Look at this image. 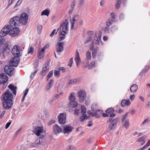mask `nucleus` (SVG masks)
<instances>
[{
  "instance_id": "obj_5",
  "label": "nucleus",
  "mask_w": 150,
  "mask_h": 150,
  "mask_svg": "<svg viewBox=\"0 0 150 150\" xmlns=\"http://www.w3.org/2000/svg\"><path fill=\"white\" fill-rule=\"evenodd\" d=\"M19 17L18 16H15L12 18L10 20L9 25L11 28L17 25L19 23Z\"/></svg>"
},
{
  "instance_id": "obj_2",
  "label": "nucleus",
  "mask_w": 150,
  "mask_h": 150,
  "mask_svg": "<svg viewBox=\"0 0 150 150\" xmlns=\"http://www.w3.org/2000/svg\"><path fill=\"white\" fill-rule=\"evenodd\" d=\"M11 27L10 26L8 25L4 26L1 30L0 33V44H2L4 41V40L2 39V37L6 36L8 33L9 34Z\"/></svg>"
},
{
  "instance_id": "obj_39",
  "label": "nucleus",
  "mask_w": 150,
  "mask_h": 150,
  "mask_svg": "<svg viewBox=\"0 0 150 150\" xmlns=\"http://www.w3.org/2000/svg\"><path fill=\"white\" fill-rule=\"evenodd\" d=\"M114 112V110L112 108H110L106 111V112L108 114H110Z\"/></svg>"
},
{
  "instance_id": "obj_51",
  "label": "nucleus",
  "mask_w": 150,
  "mask_h": 150,
  "mask_svg": "<svg viewBox=\"0 0 150 150\" xmlns=\"http://www.w3.org/2000/svg\"><path fill=\"white\" fill-rule=\"evenodd\" d=\"M48 46L47 45H45L44 47L41 50H39L42 52H44L45 50L48 47Z\"/></svg>"
},
{
  "instance_id": "obj_24",
  "label": "nucleus",
  "mask_w": 150,
  "mask_h": 150,
  "mask_svg": "<svg viewBox=\"0 0 150 150\" xmlns=\"http://www.w3.org/2000/svg\"><path fill=\"white\" fill-rule=\"evenodd\" d=\"M8 87L10 89L11 91L15 95L16 94V89L17 87L13 85L10 84L8 86Z\"/></svg>"
},
{
  "instance_id": "obj_11",
  "label": "nucleus",
  "mask_w": 150,
  "mask_h": 150,
  "mask_svg": "<svg viewBox=\"0 0 150 150\" xmlns=\"http://www.w3.org/2000/svg\"><path fill=\"white\" fill-rule=\"evenodd\" d=\"M43 128L41 127H36L33 129L34 132L37 136H40L43 132Z\"/></svg>"
},
{
  "instance_id": "obj_15",
  "label": "nucleus",
  "mask_w": 150,
  "mask_h": 150,
  "mask_svg": "<svg viewBox=\"0 0 150 150\" xmlns=\"http://www.w3.org/2000/svg\"><path fill=\"white\" fill-rule=\"evenodd\" d=\"M73 129V127L71 126H65L63 127V129H62V133L64 134H68L71 132Z\"/></svg>"
},
{
  "instance_id": "obj_34",
  "label": "nucleus",
  "mask_w": 150,
  "mask_h": 150,
  "mask_svg": "<svg viewBox=\"0 0 150 150\" xmlns=\"http://www.w3.org/2000/svg\"><path fill=\"white\" fill-rule=\"evenodd\" d=\"M121 0H116V1L115 7L116 9H119L120 6Z\"/></svg>"
},
{
  "instance_id": "obj_26",
  "label": "nucleus",
  "mask_w": 150,
  "mask_h": 150,
  "mask_svg": "<svg viewBox=\"0 0 150 150\" xmlns=\"http://www.w3.org/2000/svg\"><path fill=\"white\" fill-rule=\"evenodd\" d=\"M93 32L92 31H90L88 32V35H91V36H89L86 38V40L85 41L84 44H86L91 41V38H92V35L93 34Z\"/></svg>"
},
{
  "instance_id": "obj_30",
  "label": "nucleus",
  "mask_w": 150,
  "mask_h": 150,
  "mask_svg": "<svg viewBox=\"0 0 150 150\" xmlns=\"http://www.w3.org/2000/svg\"><path fill=\"white\" fill-rule=\"evenodd\" d=\"M63 33L60 32V35L59 38V41H62L65 38V34L64 33Z\"/></svg>"
},
{
  "instance_id": "obj_38",
  "label": "nucleus",
  "mask_w": 150,
  "mask_h": 150,
  "mask_svg": "<svg viewBox=\"0 0 150 150\" xmlns=\"http://www.w3.org/2000/svg\"><path fill=\"white\" fill-rule=\"evenodd\" d=\"M86 56L87 59L88 60H90L91 58V54L90 52L88 51L87 52L86 54Z\"/></svg>"
},
{
  "instance_id": "obj_45",
  "label": "nucleus",
  "mask_w": 150,
  "mask_h": 150,
  "mask_svg": "<svg viewBox=\"0 0 150 150\" xmlns=\"http://www.w3.org/2000/svg\"><path fill=\"white\" fill-rule=\"evenodd\" d=\"M129 121L128 120H126L124 124V126L126 129H127L129 127Z\"/></svg>"
},
{
  "instance_id": "obj_62",
  "label": "nucleus",
  "mask_w": 150,
  "mask_h": 150,
  "mask_svg": "<svg viewBox=\"0 0 150 150\" xmlns=\"http://www.w3.org/2000/svg\"><path fill=\"white\" fill-rule=\"evenodd\" d=\"M54 82V81L53 80H51L50 82L49 83H48V85L50 86H52V85H53V83Z\"/></svg>"
},
{
  "instance_id": "obj_3",
  "label": "nucleus",
  "mask_w": 150,
  "mask_h": 150,
  "mask_svg": "<svg viewBox=\"0 0 150 150\" xmlns=\"http://www.w3.org/2000/svg\"><path fill=\"white\" fill-rule=\"evenodd\" d=\"M68 22L67 19L65 20L61 24L60 28L57 30L55 34H56L57 33V32L59 30H60V32H62L65 34H67L69 31V29L68 28Z\"/></svg>"
},
{
  "instance_id": "obj_21",
  "label": "nucleus",
  "mask_w": 150,
  "mask_h": 150,
  "mask_svg": "<svg viewBox=\"0 0 150 150\" xmlns=\"http://www.w3.org/2000/svg\"><path fill=\"white\" fill-rule=\"evenodd\" d=\"M138 89V86L135 84L132 85L130 88V90L131 92L134 93L136 92Z\"/></svg>"
},
{
  "instance_id": "obj_16",
  "label": "nucleus",
  "mask_w": 150,
  "mask_h": 150,
  "mask_svg": "<svg viewBox=\"0 0 150 150\" xmlns=\"http://www.w3.org/2000/svg\"><path fill=\"white\" fill-rule=\"evenodd\" d=\"M8 79V77L5 74H0V83H7Z\"/></svg>"
},
{
  "instance_id": "obj_43",
  "label": "nucleus",
  "mask_w": 150,
  "mask_h": 150,
  "mask_svg": "<svg viewBox=\"0 0 150 150\" xmlns=\"http://www.w3.org/2000/svg\"><path fill=\"white\" fill-rule=\"evenodd\" d=\"M114 22H112L111 21V19H109L107 21L106 24L107 26H109L111 25L112 23Z\"/></svg>"
},
{
  "instance_id": "obj_49",
  "label": "nucleus",
  "mask_w": 150,
  "mask_h": 150,
  "mask_svg": "<svg viewBox=\"0 0 150 150\" xmlns=\"http://www.w3.org/2000/svg\"><path fill=\"white\" fill-rule=\"evenodd\" d=\"M53 71H51L49 73L48 75L47 76V80H48V79L50 78L51 77H52L53 75Z\"/></svg>"
},
{
  "instance_id": "obj_10",
  "label": "nucleus",
  "mask_w": 150,
  "mask_h": 150,
  "mask_svg": "<svg viewBox=\"0 0 150 150\" xmlns=\"http://www.w3.org/2000/svg\"><path fill=\"white\" fill-rule=\"evenodd\" d=\"M13 70L14 68L10 65H7L4 68L5 72L7 75L10 76L12 75Z\"/></svg>"
},
{
  "instance_id": "obj_32",
  "label": "nucleus",
  "mask_w": 150,
  "mask_h": 150,
  "mask_svg": "<svg viewBox=\"0 0 150 150\" xmlns=\"http://www.w3.org/2000/svg\"><path fill=\"white\" fill-rule=\"evenodd\" d=\"M37 54L38 58L39 59H41L43 58V57L44 55V52H41V51L38 50Z\"/></svg>"
},
{
  "instance_id": "obj_36",
  "label": "nucleus",
  "mask_w": 150,
  "mask_h": 150,
  "mask_svg": "<svg viewBox=\"0 0 150 150\" xmlns=\"http://www.w3.org/2000/svg\"><path fill=\"white\" fill-rule=\"evenodd\" d=\"M81 113L82 115H84V114H86V107L84 106H82L81 108Z\"/></svg>"
},
{
  "instance_id": "obj_33",
  "label": "nucleus",
  "mask_w": 150,
  "mask_h": 150,
  "mask_svg": "<svg viewBox=\"0 0 150 150\" xmlns=\"http://www.w3.org/2000/svg\"><path fill=\"white\" fill-rule=\"evenodd\" d=\"M76 4V0H71V3L70 5L71 9L73 10Z\"/></svg>"
},
{
  "instance_id": "obj_54",
  "label": "nucleus",
  "mask_w": 150,
  "mask_h": 150,
  "mask_svg": "<svg viewBox=\"0 0 150 150\" xmlns=\"http://www.w3.org/2000/svg\"><path fill=\"white\" fill-rule=\"evenodd\" d=\"M36 71H35L33 73H32L31 74L30 76V78L31 79H32L33 78L35 75L36 74Z\"/></svg>"
},
{
  "instance_id": "obj_28",
  "label": "nucleus",
  "mask_w": 150,
  "mask_h": 150,
  "mask_svg": "<svg viewBox=\"0 0 150 150\" xmlns=\"http://www.w3.org/2000/svg\"><path fill=\"white\" fill-rule=\"evenodd\" d=\"M146 138V136L145 135L143 136L138 139L137 141L138 142H143V143L142 144V145L145 143V142L144 139Z\"/></svg>"
},
{
  "instance_id": "obj_47",
  "label": "nucleus",
  "mask_w": 150,
  "mask_h": 150,
  "mask_svg": "<svg viewBox=\"0 0 150 150\" xmlns=\"http://www.w3.org/2000/svg\"><path fill=\"white\" fill-rule=\"evenodd\" d=\"M35 143L36 144H40L43 145V143L42 142H41L39 139H37L35 142Z\"/></svg>"
},
{
  "instance_id": "obj_20",
  "label": "nucleus",
  "mask_w": 150,
  "mask_h": 150,
  "mask_svg": "<svg viewBox=\"0 0 150 150\" xmlns=\"http://www.w3.org/2000/svg\"><path fill=\"white\" fill-rule=\"evenodd\" d=\"M130 104V102L129 99L126 100H123L121 102V105L123 107L125 105H128Z\"/></svg>"
},
{
  "instance_id": "obj_17",
  "label": "nucleus",
  "mask_w": 150,
  "mask_h": 150,
  "mask_svg": "<svg viewBox=\"0 0 150 150\" xmlns=\"http://www.w3.org/2000/svg\"><path fill=\"white\" fill-rule=\"evenodd\" d=\"M88 114L92 116H96L97 117H100L102 113V111L100 110H97L95 112H91L90 111H88Z\"/></svg>"
},
{
  "instance_id": "obj_27",
  "label": "nucleus",
  "mask_w": 150,
  "mask_h": 150,
  "mask_svg": "<svg viewBox=\"0 0 150 150\" xmlns=\"http://www.w3.org/2000/svg\"><path fill=\"white\" fill-rule=\"evenodd\" d=\"M78 16L76 15L74 16L72 19V21L71 22V29H73L74 25V23L76 21L77 19Z\"/></svg>"
},
{
  "instance_id": "obj_14",
  "label": "nucleus",
  "mask_w": 150,
  "mask_h": 150,
  "mask_svg": "<svg viewBox=\"0 0 150 150\" xmlns=\"http://www.w3.org/2000/svg\"><path fill=\"white\" fill-rule=\"evenodd\" d=\"M53 132L56 134L62 132V129L57 124L54 125L53 127Z\"/></svg>"
},
{
  "instance_id": "obj_56",
  "label": "nucleus",
  "mask_w": 150,
  "mask_h": 150,
  "mask_svg": "<svg viewBox=\"0 0 150 150\" xmlns=\"http://www.w3.org/2000/svg\"><path fill=\"white\" fill-rule=\"evenodd\" d=\"M150 120H149V118H147L142 123V125H144L145 123H147L149 121H150Z\"/></svg>"
},
{
  "instance_id": "obj_31",
  "label": "nucleus",
  "mask_w": 150,
  "mask_h": 150,
  "mask_svg": "<svg viewBox=\"0 0 150 150\" xmlns=\"http://www.w3.org/2000/svg\"><path fill=\"white\" fill-rule=\"evenodd\" d=\"M79 82V80L78 79H74L70 80L68 83L69 84H73L76 83H78Z\"/></svg>"
},
{
  "instance_id": "obj_1",
  "label": "nucleus",
  "mask_w": 150,
  "mask_h": 150,
  "mask_svg": "<svg viewBox=\"0 0 150 150\" xmlns=\"http://www.w3.org/2000/svg\"><path fill=\"white\" fill-rule=\"evenodd\" d=\"M13 97L11 93L8 90L1 96V100L4 108L6 110L10 109L13 104Z\"/></svg>"
},
{
  "instance_id": "obj_63",
  "label": "nucleus",
  "mask_w": 150,
  "mask_h": 150,
  "mask_svg": "<svg viewBox=\"0 0 150 150\" xmlns=\"http://www.w3.org/2000/svg\"><path fill=\"white\" fill-rule=\"evenodd\" d=\"M42 29V26L41 25H39V26H38L37 29L38 31H39V33H38V34H40V31Z\"/></svg>"
},
{
  "instance_id": "obj_19",
  "label": "nucleus",
  "mask_w": 150,
  "mask_h": 150,
  "mask_svg": "<svg viewBox=\"0 0 150 150\" xmlns=\"http://www.w3.org/2000/svg\"><path fill=\"white\" fill-rule=\"evenodd\" d=\"M117 122V120L116 119H114L111 122L109 126V128L110 130L113 129L115 128L116 126Z\"/></svg>"
},
{
  "instance_id": "obj_58",
  "label": "nucleus",
  "mask_w": 150,
  "mask_h": 150,
  "mask_svg": "<svg viewBox=\"0 0 150 150\" xmlns=\"http://www.w3.org/2000/svg\"><path fill=\"white\" fill-rule=\"evenodd\" d=\"M149 68V66H146L145 68L142 70L143 72H145L148 70Z\"/></svg>"
},
{
  "instance_id": "obj_59",
  "label": "nucleus",
  "mask_w": 150,
  "mask_h": 150,
  "mask_svg": "<svg viewBox=\"0 0 150 150\" xmlns=\"http://www.w3.org/2000/svg\"><path fill=\"white\" fill-rule=\"evenodd\" d=\"M0 84L2 85V86L3 89H5L7 86V83H0Z\"/></svg>"
},
{
  "instance_id": "obj_44",
  "label": "nucleus",
  "mask_w": 150,
  "mask_h": 150,
  "mask_svg": "<svg viewBox=\"0 0 150 150\" xmlns=\"http://www.w3.org/2000/svg\"><path fill=\"white\" fill-rule=\"evenodd\" d=\"M103 31L105 32L108 33H109V28L108 27H105L102 28Z\"/></svg>"
},
{
  "instance_id": "obj_64",
  "label": "nucleus",
  "mask_w": 150,
  "mask_h": 150,
  "mask_svg": "<svg viewBox=\"0 0 150 150\" xmlns=\"http://www.w3.org/2000/svg\"><path fill=\"white\" fill-rule=\"evenodd\" d=\"M149 146V145H147V144H146L143 147L141 148V150H144V149L146 148L147 147H148Z\"/></svg>"
},
{
  "instance_id": "obj_25",
  "label": "nucleus",
  "mask_w": 150,
  "mask_h": 150,
  "mask_svg": "<svg viewBox=\"0 0 150 150\" xmlns=\"http://www.w3.org/2000/svg\"><path fill=\"white\" fill-rule=\"evenodd\" d=\"M49 68V65L48 64H44L43 66L42 70L41 71L42 74H43L45 73H46Z\"/></svg>"
},
{
  "instance_id": "obj_35",
  "label": "nucleus",
  "mask_w": 150,
  "mask_h": 150,
  "mask_svg": "<svg viewBox=\"0 0 150 150\" xmlns=\"http://www.w3.org/2000/svg\"><path fill=\"white\" fill-rule=\"evenodd\" d=\"M9 46L8 45L7 43L6 42L5 43V45L4 46L3 50V52H4L6 51H8L9 50Z\"/></svg>"
},
{
  "instance_id": "obj_40",
  "label": "nucleus",
  "mask_w": 150,
  "mask_h": 150,
  "mask_svg": "<svg viewBox=\"0 0 150 150\" xmlns=\"http://www.w3.org/2000/svg\"><path fill=\"white\" fill-rule=\"evenodd\" d=\"M111 16L110 19H111V21L112 22H114L115 20V14L113 12H111L110 14Z\"/></svg>"
},
{
  "instance_id": "obj_41",
  "label": "nucleus",
  "mask_w": 150,
  "mask_h": 150,
  "mask_svg": "<svg viewBox=\"0 0 150 150\" xmlns=\"http://www.w3.org/2000/svg\"><path fill=\"white\" fill-rule=\"evenodd\" d=\"M84 1L85 0H79L77 4L78 6L79 7H81L84 4Z\"/></svg>"
},
{
  "instance_id": "obj_8",
  "label": "nucleus",
  "mask_w": 150,
  "mask_h": 150,
  "mask_svg": "<svg viewBox=\"0 0 150 150\" xmlns=\"http://www.w3.org/2000/svg\"><path fill=\"white\" fill-rule=\"evenodd\" d=\"M20 50L19 46L18 45H15L12 49L11 52L14 55L16 56V57H19L21 56Z\"/></svg>"
},
{
  "instance_id": "obj_18",
  "label": "nucleus",
  "mask_w": 150,
  "mask_h": 150,
  "mask_svg": "<svg viewBox=\"0 0 150 150\" xmlns=\"http://www.w3.org/2000/svg\"><path fill=\"white\" fill-rule=\"evenodd\" d=\"M63 42H59L57 43L56 46V51L57 53H59L62 51L63 49Z\"/></svg>"
},
{
  "instance_id": "obj_7",
  "label": "nucleus",
  "mask_w": 150,
  "mask_h": 150,
  "mask_svg": "<svg viewBox=\"0 0 150 150\" xmlns=\"http://www.w3.org/2000/svg\"><path fill=\"white\" fill-rule=\"evenodd\" d=\"M10 29L9 35L12 37H14L17 36L20 32V30L17 27L13 28Z\"/></svg>"
},
{
  "instance_id": "obj_46",
  "label": "nucleus",
  "mask_w": 150,
  "mask_h": 150,
  "mask_svg": "<svg viewBox=\"0 0 150 150\" xmlns=\"http://www.w3.org/2000/svg\"><path fill=\"white\" fill-rule=\"evenodd\" d=\"M87 117L86 114H84V115H82L80 117V121H83L85 119H87Z\"/></svg>"
},
{
  "instance_id": "obj_57",
  "label": "nucleus",
  "mask_w": 150,
  "mask_h": 150,
  "mask_svg": "<svg viewBox=\"0 0 150 150\" xmlns=\"http://www.w3.org/2000/svg\"><path fill=\"white\" fill-rule=\"evenodd\" d=\"M127 113H126L125 115H123L122 118V122H123L126 119V117L127 116Z\"/></svg>"
},
{
  "instance_id": "obj_37",
  "label": "nucleus",
  "mask_w": 150,
  "mask_h": 150,
  "mask_svg": "<svg viewBox=\"0 0 150 150\" xmlns=\"http://www.w3.org/2000/svg\"><path fill=\"white\" fill-rule=\"evenodd\" d=\"M34 49V48L32 46L29 47L28 50V54H30L32 55Z\"/></svg>"
},
{
  "instance_id": "obj_60",
  "label": "nucleus",
  "mask_w": 150,
  "mask_h": 150,
  "mask_svg": "<svg viewBox=\"0 0 150 150\" xmlns=\"http://www.w3.org/2000/svg\"><path fill=\"white\" fill-rule=\"evenodd\" d=\"M73 62V58H71L69 62V63L70 64H69L68 65V66H69L70 67H71L72 66L71 64H72Z\"/></svg>"
},
{
  "instance_id": "obj_53",
  "label": "nucleus",
  "mask_w": 150,
  "mask_h": 150,
  "mask_svg": "<svg viewBox=\"0 0 150 150\" xmlns=\"http://www.w3.org/2000/svg\"><path fill=\"white\" fill-rule=\"evenodd\" d=\"M54 74L55 76L57 77H58L60 75V73L59 71H57L55 70L54 71Z\"/></svg>"
},
{
  "instance_id": "obj_22",
  "label": "nucleus",
  "mask_w": 150,
  "mask_h": 150,
  "mask_svg": "<svg viewBox=\"0 0 150 150\" xmlns=\"http://www.w3.org/2000/svg\"><path fill=\"white\" fill-rule=\"evenodd\" d=\"M69 98L70 101V103H72L75 101V94L74 93H70Z\"/></svg>"
},
{
  "instance_id": "obj_50",
  "label": "nucleus",
  "mask_w": 150,
  "mask_h": 150,
  "mask_svg": "<svg viewBox=\"0 0 150 150\" xmlns=\"http://www.w3.org/2000/svg\"><path fill=\"white\" fill-rule=\"evenodd\" d=\"M95 61H93L90 64L89 68L91 69L95 67Z\"/></svg>"
},
{
  "instance_id": "obj_12",
  "label": "nucleus",
  "mask_w": 150,
  "mask_h": 150,
  "mask_svg": "<svg viewBox=\"0 0 150 150\" xmlns=\"http://www.w3.org/2000/svg\"><path fill=\"white\" fill-rule=\"evenodd\" d=\"M98 37L96 36L97 33H96L95 34V36L94 37H93L94 39H93V43H94L95 44H98L99 43V40L100 39L101 35L102 33L100 30H99L98 31Z\"/></svg>"
},
{
  "instance_id": "obj_6",
  "label": "nucleus",
  "mask_w": 150,
  "mask_h": 150,
  "mask_svg": "<svg viewBox=\"0 0 150 150\" xmlns=\"http://www.w3.org/2000/svg\"><path fill=\"white\" fill-rule=\"evenodd\" d=\"M78 96L80 102L84 101L86 97V93L84 91L81 90L78 92Z\"/></svg>"
},
{
  "instance_id": "obj_4",
  "label": "nucleus",
  "mask_w": 150,
  "mask_h": 150,
  "mask_svg": "<svg viewBox=\"0 0 150 150\" xmlns=\"http://www.w3.org/2000/svg\"><path fill=\"white\" fill-rule=\"evenodd\" d=\"M28 16L26 13H22L19 17V23L22 25H26L28 23Z\"/></svg>"
},
{
  "instance_id": "obj_61",
  "label": "nucleus",
  "mask_w": 150,
  "mask_h": 150,
  "mask_svg": "<svg viewBox=\"0 0 150 150\" xmlns=\"http://www.w3.org/2000/svg\"><path fill=\"white\" fill-rule=\"evenodd\" d=\"M105 3V0H100V6H103Z\"/></svg>"
},
{
  "instance_id": "obj_13",
  "label": "nucleus",
  "mask_w": 150,
  "mask_h": 150,
  "mask_svg": "<svg viewBox=\"0 0 150 150\" xmlns=\"http://www.w3.org/2000/svg\"><path fill=\"white\" fill-rule=\"evenodd\" d=\"M19 57H14L10 60V64L12 66L16 67L19 62Z\"/></svg>"
},
{
  "instance_id": "obj_52",
  "label": "nucleus",
  "mask_w": 150,
  "mask_h": 150,
  "mask_svg": "<svg viewBox=\"0 0 150 150\" xmlns=\"http://www.w3.org/2000/svg\"><path fill=\"white\" fill-rule=\"evenodd\" d=\"M67 150H76L74 147L72 146H69L68 147Z\"/></svg>"
},
{
  "instance_id": "obj_9",
  "label": "nucleus",
  "mask_w": 150,
  "mask_h": 150,
  "mask_svg": "<svg viewBox=\"0 0 150 150\" xmlns=\"http://www.w3.org/2000/svg\"><path fill=\"white\" fill-rule=\"evenodd\" d=\"M59 123L62 125L64 124L66 122V114L61 113L59 114L57 117Z\"/></svg>"
},
{
  "instance_id": "obj_29",
  "label": "nucleus",
  "mask_w": 150,
  "mask_h": 150,
  "mask_svg": "<svg viewBox=\"0 0 150 150\" xmlns=\"http://www.w3.org/2000/svg\"><path fill=\"white\" fill-rule=\"evenodd\" d=\"M50 13V11L48 9H45L41 13V15H45L48 16Z\"/></svg>"
},
{
  "instance_id": "obj_48",
  "label": "nucleus",
  "mask_w": 150,
  "mask_h": 150,
  "mask_svg": "<svg viewBox=\"0 0 150 150\" xmlns=\"http://www.w3.org/2000/svg\"><path fill=\"white\" fill-rule=\"evenodd\" d=\"M59 97V95L58 94H57V95H56L52 97L51 101H54L55 100Z\"/></svg>"
},
{
  "instance_id": "obj_42",
  "label": "nucleus",
  "mask_w": 150,
  "mask_h": 150,
  "mask_svg": "<svg viewBox=\"0 0 150 150\" xmlns=\"http://www.w3.org/2000/svg\"><path fill=\"white\" fill-rule=\"evenodd\" d=\"M70 105H71V107L73 108H75L77 106L78 103L77 101H75L72 103H70Z\"/></svg>"
},
{
  "instance_id": "obj_55",
  "label": "nucleus",
  "mask_w": 150,
  "mask_h": 150,
  "mask_svg": "<svg viewBox=\"0 0 150 150\" xmlns=\"http://www.w3.org/2000/svg\"><path fill=\"white\" fill-rule=\"evenodd\" d=\"M79 109H76L74 111V114L76 115H78L79 113Z\"/></svg>"
},
{
  "instance_id": "obj_23",
  "label": "nucleus",
  "mask_w": 150,
  "mask_h": 150,
  "mask_svg": "<svg viewBox=\"0 0 150 150\" xmlns=\"http://www.w3.org/2000/svg\"><path fill=\"white\" fill-rule=\"evenodd\" d=\"M74 59L76 62V65H78L80 61V58L79 56V52L78 51L76 52Z\"/></svg>"
}]
</instances>
